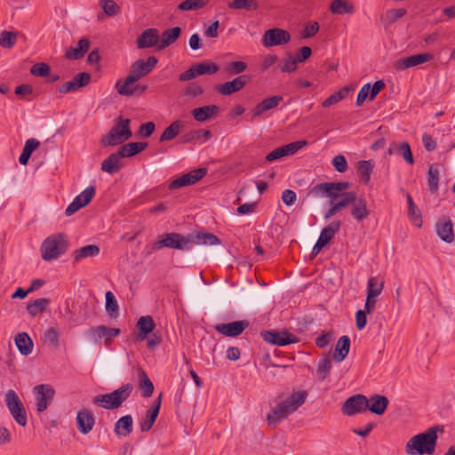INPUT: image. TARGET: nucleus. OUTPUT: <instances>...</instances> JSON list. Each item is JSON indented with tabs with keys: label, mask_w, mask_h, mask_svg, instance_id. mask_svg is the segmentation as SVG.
Masks as SVG:
<instances>
[{
	"label": "nucleus",
	"mask_w": 455,
	"mask_h": 455,
	"mask_svg": "<svg viewBox=\"0 0 455 455\" xmlns=\"http://www.w3.org/2000/svg\"><path fill=\"white\" fill-rule=\"evenodd\" d=\"M308 393L306 390L293 392L289 397L276 401L275 406L267 414V422L269 426L275 427L282 420L296 411L307 398Z\"/></svg>",
	"instance_id": "1"
},
{
	"label": "nucleus",
	"mask_w": 455,
	"mask_h": 455,
	"mask_svg": "<svg viewBox=\"0 0 455 455\" xmlns=\"http://www.w3.org/2000/svg\"><path fill=\"white\" fill-rule=\"evenodd\" d=\"M437 432L443 433V427L436 425L409 439L405 445L407 455H432L437 443Z\"/></svg>",
	"instance_id": "2"
},
{
	"label": "nucleus",
	"mask_w": 455,
	"mask_h": 455,
	"mask_svg": "<svg viewBox=\"0 0 455 455\" xmlns=\"http://www.w3.org/2000/svg\"><path fill=\"white\" fill-rule=\"evenodd\" d=\"M131 120L126 118L118 117L116 124L109 130V132L101 138L100 144L102 147H114L123 144L128 140L132 132L130 129Z\"/></svg>",
	"instance_id": "3"
},
{
	"label": "nucleus",
	"mask_w": 455,
	"mask_h": 455,
	"mask_svg": "<svg viewBox=\"0 0 455 455\" xmlns=\"http://www.w3.org/2000/svg\"><path fill=\"white\" fill-rule=\"evenodd\" d=\"M68 246V242L64 234H53L48 236L42 243V258L45 261L57 259L60 256L66 252Z\"/></svg>",
	"instance_id": "4"
},
{
	"label": "nucleus",
	"mask_w": 455,
	"mask_h": 455,
	"mask_svg": "<svg viewBox=\"0 0 455 455\" xmlns=\"http://www.w3.org/2000/svg\"><path fill=\"white\" fill-rule=\"evenodd\" d=\"M132 391V386L126 384L109 394L99 395L93 397L94 404L107 410L117 409L127 400Z\"/></svg>",
	"instance_id": "5"
},
{
	"label": "nucleus",
	"mask_w": 455,
	"mask_h": 455,
	"mask_svg": "<svg viewBox=\"0 0 455 455\" xmlns=\"http://www.w3.org/2000/svg\"><path fill=\"white\" fill-rule=\"evenodd\" d=\"M192 241L189 236L178 233H168L163 235L159 239L152 243V249L155 251L160 250L164 247L178 249L181 251H188L191 249Z\"/></svg>",
	"instance_id": "6"
},
{
	"label": "nucleus",
	"mask_w": 455,
	"mask_h": 455,
	"mask_svg": "<svg viewBox=\"0 0 455 455\" xmlns=\"http://www.w3.org/2000/svg\"><path fill=\"white\" fill-rule=\"evenodd\" d=\"M158 60L155 56H149L147 61L137 60L130 68V74L126 76V84L136 83L140 78L148 75L156 66Z\"/></svg>",
	"instance_id": "7"
},
{
	"label": "nucleus",
	"mask_w": 455,
	"mask_h": 455,
	"mask_svg": "<svg viewBox=\"0 0 455 455\" xmlns=\"http://www.w3.org/2000/svg\"><path fill=\"white\" fill-rule=\"evenodd\" d=\"M6 406L15 421L21 427L27 425V412L25 407L14 390L10 389L4 396Z\"/></svg>",
	"instance_id": "8"
},
{
	"label": "nucleus",
	"mask_w": 455,
	"mask_h": 455,
	"mask_svg": "<svg viewBox=\"0 0 455 455\" xmlns=\"http://www.w3.org/2000/svg\"><path fill=\"white\" fill-rule=\"evenodd\" d=\"M219 66L214 62L203 61L192 65L188 70L179 76V81L186 82L197 76L204 75H213L219 71Z\"/></svg>",
	"instance_id": "9"
},
{
	"label": "nucleus",
	"mask_w": 455,
	"mask_h": 455,
	"mask_svg": "<svg viewBox=\"0 0 455 455\" xmlns=\"http://www.w3.org/2000/svg\"><path fill=\"white\" fill-rule=\"evenodd\" d=\"M369 408L368 398L361 394L355 395L347 398L342 405V412L347 416H354L362 413Z\"/></svg>",
	"instance_id": "10"
},
{
	"label": "nucleus",
	"mask_w": 455,
	"mask_h": 455,
	"mask_svg": "<svg viewBox=\"0 0 455 455\" xmlns=\"http://www.w3.org/2000/svg\"><path fill=\"white\" fill-rule=\"evenodd\" d=\"M33 390L36 395V411L43 412L51 404L55 395V390L49 384L37 385Z\"/></svg>",
	"instance_id": "11"
},
{
	"label": "nucleus",
	"mask_w": 455,
	"mask_h": 455,
	"mask_svg": "<svg viewBox=\"0 0 455 455\" xmlns=\"http://www.w3.org/2000/svg\"><path fill=\"white\" fill-rule=\"evenodd\" d=\"M291 35L287 30L282 28H271L267 30L262 37V44L267 47L283 45L289 43Z\"/></svg>",
	"instance_id": "12"
},
{
	"label": "nucleus",
	"mask_w": 455,
	"mask_h": 455,
	"mask_svg": "<svg viewBox=\"0 0 455 455\" xmlns=\"http://www.w3.org/2000/svg\"><path fill=\"white\" fill-rule=\"evenodd\" d=\"M207 173L206 168L195 169L175 180H173L168 186V188L177 189L182 187L194 185L203 179Z\"/></svg>",
	"instance_id": "13"
},
{
	"label": "nucleus",
	"mask_w": 455,
	"mask_h": 455,
	"mask_svg": "<svg viewBox=\"0 0 455 455\" xmlns=\"http://www.w3.org/2000/svg\"><path fill=\"white\" fill-rule=\"evenodd\" d=\"M261 335L265 341L276 346H286L299 341L295 335L287 331H266Z\"/></svg>",
	"instance_id": "14"
},
{
	"label": "nucleus",
	"mask_w": 455,
	"mask_h": 455,
	"mask_svg": "<svg viewBox=\"0 0 455 455\" xmlns=\"http://www.w3.org/2000/svg\"><path fill=\"white\" fill-rule=\"evenodd\" d=\"M120 334L118 328H110L105 325H99L89 329L88 335L92 341L99 343L101 339H105V344L109 346L112 338L116 337Z\"/></svg>",
	"instance_id": "15"
},
{
	"label": "nucleus",
	"mask_w": 455,
	"mask_h": 455,
	"mask_svg": "<svg viewBox=\"0 0 455 455\" xmlns=\"http://www.w3.org/2000/svg\"><path fill=\"white\" fill-rule=\"evenodd\" d=\"M434 58V55L431 53H421V54H415L411 55L405 58H402L397 60L395 64L394 68L397 71L405 70L407 68L418 66L419 64H423L425 62L432 60Z\"/></svg>",
	"instance_id": "16"
},
{
	"label": "nucleus",
	"mask_w": 455,
	"mask_h": 455,
	"mask_svg": "<svg viewBox=\"0 0 455 455\" xmlns=\"http://www.w3.org/2000/svg\"><path fill=\"white\" fill-rule=\"evenodd\" d=\"M115 88L120 95L139 97L148 90V85L136 83L126 84L125 78L124 80H118L115 85Z\"/></svg>",
	"instance_id": "17"
},
{
	"label": "nucleus",
	"mask_w": 455,
	"mask_h": 455,
	"mask_svg": "<svg viewBox=\"0 0 455 455\" xmlns=\"http://www.w3.org/2000/svg\"><path fill=\"white\" fill-rule=\"evenodd\" d=\"M249 76L246 75H242L232 81L226 82L224 84H218L216 86V91L222 95H230L234 92L241 91L248 83Z\"/></svg>",
	"instance_id": "18"
},
{
	"label": "nucleus",
	"mask_w": 455,
	"mask_h": 455,
	"mask_svg": "<svg viewBox=\"0 0 455 455\" xmlns=\"http://www.w3.org/2000/svg\"><path fill=\"white\" fill-rule=\"evenodd\" d=\"M92 76L87 72H81L76 75L72 80L64 83L60 88V93H68L76 92L79 88L88 85L91 82Z\"/></svg>",
	"instance_id": "19"
},
{
	"label": "nucleus",
	"mask_w": 455,
	"mask_h": 455,
	"mask_svg": "<svg viewBox=\"0 0 455 455\" xmlns=\"http://www.w3.org/2000/svg\"><path fill=\"white\" fill-rule=\"evenodd\" d=\"M159 33L156 28L144 30L136 39V45L139 49H146L156 46L158 50Z\"/></svg>",
	"instance_id": "20"
},
{
	"label": "nucleus",
	"mask_w": 455,
	"mask_h": 455,
	"mask_svg": "<svg viewBox=\"0 0 455 455\" xmlns=\"http://www.w3.org/2000/svg\"><path fill=\"white\" fill-rule=\"evenodd\" d=\"M76 423L79 432L83 435H87L92 430L95 425L93 413L87 409L79 411L76 414Z\"/></svg>",
	"instance_id": "21"
},
{
	"label": "nucleus",
	"mask_w": 455,
	"mask_h": 455,
	"mask_svg": "<svg viewBox=\"0 0 455 455\" xmlns=\"http://www.w3.org/2000/svg\"><path fill=\"white\" fill-rule=\"evenodd\" d=\"M437 235L445 243H451L454 241L455 235L453 224L450 218L443 217L435 224Z\"/></svg>",
	"instance_id": "22"
},
{
	"label": "nucleus",
	"mask_w": 455,
	"mask_h": 455,
	"mask_svg": "<svg viewBox=\"0 0 455 455\" xmlns=\"http://www.w3.org/2000/svg\"><path fill=\"white\" fill-rule=\"evenodd\" d=\"M350 213L356 222H362L369 218L371 210L368 208L367 201L363 196L358 197L356 196L351 205Z\"/></svg>",
	"instance_id": "23"
},
{
	"label": "nucleus",
	"mask_w": 455,
	"mask_h": 455,
	"mask_svg": "<svg viewBox=\"0 0 455 455\" xmlns=\"http://www.w3.org/2000/svg\"><path fill=\"white\" fill-rule=\"evenodd\" d=\"M249 325L248 321H235L228 323H221L216 326V330L218 332L228 336V337H235L240 335L245 328Z\"/></svg>",
	"instance_id": "24"
},
{
	"label": "nucleus",
	"mask_w": 455,
	"mask_h": 455,
	"mask_svg": "<svg viewBox=\"0 0 455 455\" xmlns=\"http://www.w3.org/2000/svg\"><path fill=\"white\" fill-rule=\"evenodd\" d=\"M282 100L283 96L280 95L272 96L263 100L251 109V120L260 116L265 112L276 108Z\"/></svg>",
	"instance_id": "25"
},
{
	"label": "nucleus",
	"mask_w": 455,
	"mask_h": 455,
	"mask_svg": "<svg viewBox=\"0 0 455 455\" xmlns=\"http://www.w3.org/2000/svg\"><path fill=\"white\" fill-rule=\"evenodd\" d=\"M123 158L124 156L120 154L119 150L112 153L101 163V171L108 174L118 172L124 166Z\"/></svg>",
	"instance_id": "26"
},
{
	"label": "nucleus",
	"mask_w": 455,
	"mask_h": 455,
	"mask_svg": "<svg viewBox=\"0 0 455 455\" xmlns=\"http://www.w3.org/2000/svg\"><path fill=\"white\" fill-rule=\"evenodd\" d=\"M90 41L88 38L84 37L78 41L77 46L69 47L65 52V58L68 60H80L89 51Z\"/></svg>",
	"instance_id": "27"
},
{
	"label": "nucleus",
	"mask_w": 455,
	"mask_h": 455,
	"mask_svg": "<svg viewBox=\"0 0 455 455\" xmlns=\"http://www.w3.org/2000/svg\"><path fill=\"white\" fill-rule=\"evenodd\" d=\"M368 401L369 408L367 410L376 415L384 414L389 403L387 397L382 395H373Z\"/></svg>",
	"instance_id": "28"
},
{
	"label": "nucleus",
	"mask_w": 455,
	"mask_h": 455,
	"mask_svg": "<svg viewBox=\"0 0 455 455\" xmlns=\"http://www.w3.org/2000/svg\"><path fill=\"white\" fill-rule=\"evenodd\" d=\"M162 394L155 401V405L148 411L146 419L140 423V430L142 432L148 431L154 425L161 407Z\"/></svg>",
	"instance_id": "29"
},
{
	"label": "nucleus",
	"mask_w": 455,
	"mask_h": 455,
	"mask_svg": "<svg viewBox=\"0 0 455 455\" xmlns=\"http://www.w3.org/2000/svg\"><path fill=\"white\" fill-rule=\"evenodd\" d=\"M180 34L181 28L180 27L164 30L159 39L158 50H164L172 44L180 37Z\"/></svg>",
	"instance_id": "30"
},
{
	"label": "nucleus",
	"mask_w": 455,
	"mask_h": 455,
	"mask_svg": "<svg viewBox=\"0 0 455 455\" xmlns=\"http://www.w3.org/2000/svg\"><path fill=\"white\" fill-rule=\"evenodd\" d=\"M350 339L348 336H341L336 344L333 358L336 362H342L347 355L350 348Z\"/></svg>",
	"instance_id": "31"
},
{
	"label": "nucleus",
	"mask_w": 455,
	"mask_h": 455,
	"mask_svg": "<svg viewBox=\"0 0 455 455\" xmlns=\"http://www.w3.org/2000/svg\"><path fill=\"white\" fill-rule=\"evenodd\" d=\"M137 327L140 330V333L137 338L140 340H143L147 336L153 331L156 327V323L150 315H145L140 317L137 323Z\"/></svg>",
	"instance_id": "32"
},
{
	"label": "nucleus",
	"mask_w": 455,
	"mask_h": 455,
	"mask_svg": "<svg viewBox=\"0 0 455 455\" xmlns=\"http://www.w3.org/2000/svg\"><path fill=\"white\" fill-rule=\"evenodd\" d=\"M50 303L51 299L48 298L36 299L33 301L28 302L26 309L30 316L35 317L38 314L44 313Z\"/></svg>",
	"instance_id": "33"
},
{
	"label": "nucleus",
	"mask_w": 455,
	"mask_h": 455,
	"mask_svg": "<svg viewBox=\"0 0 455 455\" xmlns=\"http://www.w3.org/2000/svg\"><path fill=\"white\" fill-rule=\"evenodd\" d=\"M219 109L216 105H207L193 109L192 115L196 121L204 122L218 114Z\"/></svg>",
	"instance_id": "34"
},
{
	"label": "nucleus",
	"mask_w": 455,
	"mask_h": 455,
	"mask_svg": "<svg viewBox=\"0 0 455 455\" xmlns=\"http://www.w3.org/2000/svg\"><path fill=\"white\" fill-rule=\"evenodd\" d=\"M189 238L192 241V243L211 246L221 243V241L217 235L207 232H198L195 235H190Z\"/></svg>",
	"instance_id": "35"
},
{
	"label": "nucleus",
	"mask_w": 455,
	"mask_h": 455,
	"mask_svg": "<svg viewBox=\"0 0 455 455\" xmlns=\"http://www.w3.org/2000/svg\"><path fill=\"white\" fill-rule=\"evenodd\" d=\"M328 188V182H323L320 184H316L314 186L310 191L309 194L314 196H327L331 199V202L333 200H337L340 197V194L337 191H335L333 188Z\"/></svg>",
	"instance_id": "36"
},
{
	"label": "nucleus",
	"mask_w": 455,
	"mask_h": 455,
	"mask_svg": "<svg viewBox=\"0 0 455 455\" xmlns=\"http://www.w3.org/2000/svg\"><path fill=\"white\" fill-rule=\"evenodd\" d=\"M99 253L100 248L98 245L89 244L74 251L72 253V257L75 262H78L85 258L95 257L99 255Z\"/></svg>",
	"instance_id": "37"
},
{
	"label": "nucleus",
	"mask_w": 455,
	"mask_h": 455,
	"mask_svg": "<svg viewBox=\"0 0 455 455\" xmlns=\"http://www.w3.org/2000/svg\"><path fill=\"white\" fill-rule=\"evenodd\" d=\"M15 344L21 355H28L33 350V341L26 332H20L15 337Z\"/></svg>",
	"instance_id": "38"
},
{
	"label": "nucleus",
	"mask_w": 455,
	"mask_h": 455,
	"mask_svg": "<svg viewBox=\"0 0 455 455\" xmlns=\"http://www.w3.org/2000/svg\"><path fill=\"white\" fill-rule=\"evenodd\" d=\"M132 432V418L126 415L120 418L115 425V433L117 435L127 436Z\"/></svg>",
	"instance_id": "39"
},
{
	"label": "nucleus",
	"mask_w": 455,
	"mask_h": 455,
	"mask_svg": "<svg viewBox=\"0 0 455 455\" xmlns=\"http://www.w3.org/2000/svg\"><path fill=\"white\" fill-rule=\"evenodd\" d=\"M406 198H407V202H408V216H409L410 220L417 228H421L423 221H422L420 211L414 204L411 195L408 194Z\"/></svg>",
	"instance_id": "40"
},
{
	"label": "nucleus",
	"mask_w": 455,
	"mask_h": 455,
	"mask_svg": "<svg viewBox=\"0 0 455 455\" xmlns=\"http://www.w3.org/2000/svg\"><path fill=\"white\" fill-rule=\"evenodd\" d=\"M330 10L334 14H347L353 13L355 7L348 0H333Z\"/></svg>",
	"instance_id": "41"
},
{
	"label": "nucleus",
	"mask_w": 455,
	"mask_h": 455,
	"mask_svg": "<svg viewBox=\"0 0 455 455\" xmlns=\"http://www.w3.org/2000/svg\"><path fill=\"white\" fill-rule=\"evenodd\" d=\"M340 226L341 222L339 220H334L331 222L327 227H325L321 231L319 239L322 240L326 244L329 243V242L339 232Z\"/></svg>",
	"instance_id": "42"
},
{
	"label": "nucleus",
	"mask_w": 455,
	"mask_h": 455,
	"mask_svg": "<svg viewBox=\"0 0 455 455\" xmlns=\"http://www.w3.org/2000/svg\"><path fill=\"white\" fill-rule=\"evenodd\" d=\"M139 387L142 390L143 396L150 397L154 391V385L146 371L142 369H140L139 372Z\"/></svg>",
	"instance_id": "43"
},
{
	"label": "nucleus",
	"mask_w": 455,
	"mask_h": 455,
	"mask_svg": "<svg viewBox=\"0 0 455 455\" xmlns=\"http://www.w3.org/2000/svg\"><path fill=\"white\" fill-rule=\"evenodd\" d=\"M182 127V122L176 120L172 122L168 127H166L160 137V141L172 140L176 138L180 132Z\"/></svg>",
	"instance_id": "44"
},
{
	"label": "nucleus",
	"mask_w": 455,
	"mask_h": 455,
	"mask_svg": "<svg viewBox=\"0 0 455 455\" xmlns=\"http://www.w3.org/2000/svg\"><path fill=\"white\" fill-rule=\"evenodd\" d=\"M439 170L435 164H431L427 172V188L431 193L438 189Z\"/></svg>",
	"instance_id": "45"
},
{
	"label": "nucleus",
	"mask_w": 455,
	"mask_h": 455,
	"mask_svg": "<svg viewBox=\"0 0 455 455\" xmlns=\"http://www.w3.org/2000/svg\"><path fill=\"white\" fill-rule=\"evenodd\" d=\"M228 6L235 10L255 11L259 8V4L256 0H234L229 2Z\"/></svg>",
	"instance_id": "46"
},
{
	"label": "nucleus",
	"mask_w": 455,
	"mask_h": 455,
	"mask_svg": "<svg viewBox=\"0 0 455 455\" xmlns=\"http://www.w3.org/2000/svg\"><path fill=\"white\" fill-rule=\"evenodd\" d=\"M406 14L405 9H391L385 12L381 20L386 25H391Z\"/></svg>",
	"instance_id": "47"
},
{
	"label": "nucleus",
	"mask_w": 455,
	"mask_h": 455,
	"mask_svg": "<svg viewBox=\"0 0 455 455\" xmlns=\"http://www.w3.org/2000/svg\"><path fill=\"white\" fill-rule=\"evenodd\" d=\"M373 170V164L371 161H359L357 164V171L363 183L367 184L371 179V173Z\"/></svg>",
	"instance_id": "48"
},
{
	"label": "nucleus",
	"mask_w": 455,
	"mask_h": 455,
	"mask_svg": "<svg viewBox=\"0 0 455 455\" xmlns=\"http://www.w3.org/2000/svg\"><path fill=\"white\" fill-rule=\"evenodd\" d=\"M395 148V153L399 154L406 163L409 164H413L414 159L410 144L408 142H396V147Z\"/></svg>",
	"instance_id": "49"
},
{
	"label": "nucleus",
	"mask_w": 455,
	"mask_h": 455,
	"mask_svg": "<svg viewBox=\"0 0 455 455\" xmlns=\"http://www.w3.org/2000/svg\"><path fill=\"white\" fill-rule=\"evenodd\" d=\"M209 0H185L178 5L180 11H196L204 8Z\"/></svg>",
	"instance_id": "50"
},
{
	"label": "nucleus",
	"mask_w": 455,
	"mask_h": 455,
	"mask_svg": "<svg viewBox=\"0 0 455 455\" xmlns=\"http://www.w3.org/2000/svg\"><path fill=\"white\" fill-rule=\"evenodd\" d=\"M106 310L109 316L116 317L118 315V304L112 291L106 292Z\"/></svg>",
	"instance_id": "51"
},
{
	"label": "nucleus",
	"mask_w": 455,
	"mask_h": 455,
	"mask_svg": "<svg viewBox=\"0 0 455 455\" xmlns=\"http://www.w3.org/2000/svg\"><path fill=\"white\" fill-rule=\"evenodd\" d=\"M17 32L4 30L0 33V45L4 48H12L17 41Z\"/></svg>",
	"instance_id": "52"
},
{
	"label": "nucleus",
	"mask_w": 455,
	"mask_h": 455,
	"mask_svg": "<svg viewBox=\"0 0 455 455\" xmlns=\"http://www.w3.org/2000/svg\"><path fill=\"white\" fill-rule=\"evenodd\" d=\"M100 6L103 9L105 14L109 17L116 16L120 12V7L113 0H100Z\"/></svg>",
	"instance_id": "53"
},
{
	"label": "nucleus",
	"mask_w": 455,
	"mask_h": 455,
	"mask_svg": "<svg viewBox=\"0 0 455 455\" xmlns=\"http://www.w3.org/2000/svg\"><path fill=\"white\" fill-rule=\"evenodd\" d=\"M331 369V361L328 355H325L318 363L317 374L321 380L325 379Z\"/></svg>",
	"instance_id": "54"
},
{
	"label": "nucleus",
	"mask_w": 455,
	"mask_h": 455,
	"mask_svg": "<svg viewBox=\"0 0 455 455\" xmlns=\"http://www.w3.org/2000/svg\"><path fill=\"white\" fill-rule=\"evenodd\" d=\"M356 196H357L356 193L353 192V191L341 193L339 200L335 202V204H337L339 209L341 211L342 209L346 208L347 206L352 205Z\"/></svg>",
	"instance_id": "55"
},
{
	"label": "nucleus",
	"mask_w": 455,
	"mask_h": 455,
	"mask_svg": "<svg viewBox=\"0 0 455 455\" xmlns=\"http://www.w3.org/2000/svg\"><path fill=\"white\" fill-rule=\"evenodd\" d=\"M96 193V188L93 186H90L85 188L80 195L76 196L75 199H79L82 207L86 206L93 198Z\"/></svg>",
	"instance_id": "56"
},
{
	"label": "nucleus",
	"mask_w": 455,
	"mask_h": 455,
	"mask_svg": "<svg viewBox=\"0 0 455 455\" xmlns=\"http://www.w3.org/2000/svg\"><path fill=\"white\" fill-rule=\"evenodd\" d=\"M51 68L47 63L39 62L31 67L30 73L35 76L45 77L50 75Z\"/></svg>",
	"instance_id": "57"
},
{
	"label": "nucleus",
	"mask_w": 455,
	"mask_h": 455,
	"mask_svg": "<svg viewBox=\"0 0 455 455\" xmlns=\"http://www.w3.org/2000/svg\"><path fill=\"white\" fill-rule=\"evenodd\" d=\"M246 68L247 64L244 61H232L226 66L225 71L228 75L234 76L243 72Z\"/></svg>",
	"instance_id": "58"
},
{
	"label": "nucleus",
	"mask_w": 455,
	"mask_h": 455,
	"mask_svg": "<svg viewBox=\"0 0 455 455\" xmlns=\"http://www.w3.org/2000/svg\"><path fill=\"white\" fill-rule=\"evenodd\" d=\"M44 339L45 342H48L54 348L60 347L59 333L55 328L51 327L47 329L44 334Z\"/></svg>",
	"instance_id": "59"
},
{
	"label": "nucleus",
	"mask_w": 455,
	"mask_h": 455,
	"mask_svg": "<svg viewBox=\"0 0 455 455\" xmlns=\"http://www.w3.org/2000/svg\"><path fill=\"white\" fill-rule=\"evenodd\" d=\"M376 281V277H371L368 280L367 283V294L373 292L375 294V298L381 293L384 288V281H380L379 283H377Z\"/></svg>",
	"instance_id": "60"
},
{
	"label": "nucleus",
	"mask_w": 455,
	"mask_h": 455,
	"mask_svg": "<svg viewBox=\"0 0 455 455\" xmlns=\"http://www.w3.org/2000/svg\"><path fill=\"white\" fill-rule=\"evenodd\" d=\"M118 150L124 158L133 156L139 153L138 144H136V142H129L125 145H123L118 148Z\"/></svg>",
	"instance_id": "61"
},
{
	"label": "nucleus",
	"mask_w": 455,
	"mask_h": 455,
	"mask_svg": "<svg viewBox=\"0 0 455 455\" xmlns=\"http://www.w3.org/2000/svg\"><path fill=\"white\" fill-rule=\"evenodd\" d=\"M298 62L297 59H295L291 54H288L287 58L283 60V64L280 67V69L283 72H294L297 69Z\"/></svg>",
	"instance_id": "62"
},
{
	"label": "nucleus",
	"mask_w": 455,
	"mask_h": 455,
	"mask_svg": "<svg viewBox=\"0 0 455 455\" xmlns=\"http://www.w3.org/2000/svg\"><path fill=\"white\" fill-rule=\"evenodd\" d=\"M333 167L339 172H345L347 170V162L343 155L335 156L331 161Z\"/></svg>",
	"instance_id": "63"
},
{
	"label": "nucleus",
	"mask_w": 455,
	"mask_h": 455,
	"mask_svg": "<svg viewBox=\"0 0 455 455\" xmlns=\"http://www.w3.org/2000/svg\"><path fill=\"white\" fill-rule=\"evenodd\" d=\"M319 30V24L316 21H311L305 25L301 36L303 38H310L314 36Z\"/></svg>",
	"instance_id": "64"
}]
</instances>
